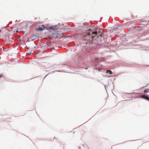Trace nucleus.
<instances>
[{
    "instance_id": "obj_7",
    "label": "nucleus",
    "mask_w": 149,
    "mask_h": 149,
    "mask_svg": "<svg viewBox=\"0 0 149 149\" xmlns=\"http://www.w3.org/2000/svg\"><path fill=\"white\" fill-rule=\"evenodd\" d=\"M18 31H17H17H14V32H16V33H17V32H18Z\"/></svg>"
},
{
    "instance_id": "obj_2",
    "label": "nucleus",
    "mask_w": 149,
    "mask_h": 149,
    "mask_svg": "<svg viewBox=\"0 0 149 149\" xmlns=\"http://www.w3.org/2000/svg\"><path fill=\"white\" fill-rule=\"evenodd\" d=\"M97 32L96 31H95L94 32H93L91 34V36L92 38H95L97 35Z\"/></svg>"
},
{
    "instance_id": "obj_6",
    "label": "nucleus",
    "mask_w": 149,
    "mask_h": 149,
    "mask_svg": "<svg viewBox=\"0 0 149 149\" xmlns=\"http://www.w3.org/2000/svg\"><path fill=\"white\" fill-rule=\"evenodd\" d=\"M60 36V35L58 34V33H57L56 34V38H59V36Z\"/></svg>"
},
{
    "instance_id": "obj_10",
    "label": "nucleus",
    "mask_w": 149,
    "mask_h": 149,
    "mask_svg": "<svg viewBox=\"0 0 149 149\" xmlns=\"http://www.w3.org/2000/svg\"><path fill=\"white\" fill-rule=\"evenodd\" d=\"M148 100L149 101V98H148Z\"/></svg>"
},
{
    "instance_id": "obj_9",
    "label": "nucleus",
    "mask_w": 149,
    "mask_h": 149,
    "mask_svg": "<svg viewBox=\"0 0 149 149\" xmlns=\"http://www.w3.org/2000/svg\"><path fill=\"white\" fill-rule=\"evenodd\" d=\"M31 54V53H30L29 54V55H30Z\"/></svg>"
},
{
    "instance_id": "obj_1",
    "label": "nucleus",
    "mask_w": 149,
    "mask_h": 149,
    "mask_svg": "<svg viewBox=\"0 0 149 149\" xmlns=\"http://www.w3.org/2000/svg\"><path fill=\"white\" fill-rule=\"evenodd\" d=\"M45 27L44 25H42L41 27L39 26L36 28V29L38 31H42L45 28Z\"/></svg>"
},
{
    "instance_id": "obj_8",
    "label": "nucleus",
    "mask_w": 149,
    "mask_h": 149,
    "mask_svg": "<svg viewBox=\"0 0 149 149\" xmlns=\"http://www.w3.org/2000/svg\"><path fill=\"white\" fill-rule=\"evenodd\" d=\"M96 60H97L98 59V58H96L95 59Z\"/></svg>"
},
{
    "instance_id": "obj_5",
    "label": "nucleus",
    "mask_w": 149,
    "mask_h": 149,
    "mask_svg": "<svg viewBox=\"0 0 149 149\" xmlns=\"http://www.w3.org/2000/svg\"><path fill=\"white\" fill-rule=\"evenodd\" d=\"M149 89H146L144 91V93H148L149 92Z\"/></svg>"
},
{
    "instance_id": "obj_3",
    "label": "nucleus",
    "mask_w": 149,
    "mask_h": 149,
    "mask_svg": "<svg viewBox=\"0 0 149 149\" xmlns=\"http://www.w3.org/2000/svg\"><path fill=\"white\" fill-rule=\"evenodd\" d=\"M141 97L143 98L144 99H145L147 100H148V98H149V97H148V96H147L145 95H141Z\"/></svg>"
},
{
    "instance_id": "obj_4",
    "label": "nucleus",
    "mask_w": 149,
    "mask_h": 149,
    "mask_svg": "<svg viewBox=\"0 0 149 149\" xmlns=\"http://www.w3.org/2000/svg\"><path fill=\"white\" fill-rule=\"evenodd\" d=\"M106 71L107 73H109L110 74H113L112 72L110 70H107Z\"/></svg>"
}]
</instances>
